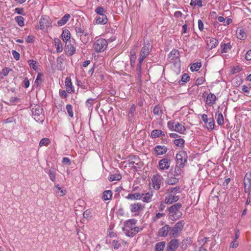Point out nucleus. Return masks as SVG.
<instances>
[{"instance_id":"obj_1","label":"nucleus","mask_w":251,"mask_h":251,"mask_svg":"<svg viewBox=\"0 0 251 251\" xmlns=\"http://www.w3.org/2000/svg\"><path fill=\"white\" fill-rule=\"evenodd\" d=\"M181 207V203H176L167 208L168 211L171 214L169 217L170 220H176L182 216V212L179 211Z\"/></svg>"},{"instance_id":"obj_2","label":"nucleus","mask_w":251,"mask_h":251,"mask_svg":"<svg viewBox=\"0 0 251 251\" xmlns=\"http://www.w3.org/2000/svg\"><path fill=\"white\" fill-rule=\"evenodd\" d=\"M30 108L32 116L36 122L42 123L44 121V115L43 114V108L39 104H31Z\"/></svg>"},{"instance_id":"obj_3","label":"nucleus","mask_w":251,"mask_h":251,"mask_svg":"<svg viewBox=\"0 0 251 251\" xmlns=\"http://www.w3.org/2000/svg\"><path fill=\"white\" fill-rule=\"evenodd\" d=\"M179 52L177 50H173L168 55V60L170 62L174 63L175 66L178 68L180 67L179 59Z\"/></svg>"},{"instance_id":"obj_4","label":"nucleus","mask_w":251,"mask_h":251,"mask_svg":"<svg viewBox=\"0 0 251 251\" xmlns=\"http://www.w3.org/2000/svg\"><path fill=\"white\" fill-rule=\"evenodd\" d=\"M184 225V221L180 220L176 223L172 228H170V235L171 236H177L180 232L182 230Z\"/></svg>"},{"instance_id":"obj_5","label":"nucleus","mask_w":251,"mask_h":251,"mask_svg":"<svg viewBox=\"0 0 251 251\" xmlns=\"http://www.w3.org/2000/svg\"><path fill=\"white\" fill-rule=\"evenodd\" d=\"M107 47V42L104 39L97 40L94 44V50L97 52H103Z\"/></svg>"},{"instance_id":"obj_6","label":"nucleus","mask_w":251,"mask_h":251,"mask_svg":"<svg viewBox=\"0 0 251 251\" xmlns=\"http://www.w3.org/2000/svg\"><path fill=\"white\" fill-rule=\"evenodd\" d=\"M176 164L180 167H184L187 161V154L185 151H180L176 155Z\"/></svg>"},{"instance_id":"obj_7","label":"nucleus","mask_w":251,"mask_h":251,"mask_svg":"<svg viewBox=\"0 0 251 251\" xmlns=\"http://www.w3.org/2000/svg\"><path fill=\"white\" fill-rule=\"evenodd\" d=\"M152 49V46L148 44L142 47L140 52V56L139 57L140 62H143L146 57L149 54Z\"/></svg>"},{"instance_id":"obj_8","label":"nucleus","mask_w":251,"mask_h":251,"mask_svg":"<svg viewBox=\"0 0 251 251\" xmlns=\"http://www.w3.org/2000/svg\"><path fill=\"white\" fill-rule=\"evenodd\" d=\"M51 21L49 17L47 16H42L39 20V25L37 28L40 29H44L47 28L51 25Z\"/></svg>"},{"instance_id":"obj_9","label":"nucleus","mask_w":251,"mask_h":251,"mask_svg":"<svg viewBox=\"0 0 251 251\" xmlns=\"http://www.w3.org/2000/svg\"><path fill=\"white\" fill-rule=\"evenodd\" d=\"M171 159L169 158H164L159 160L158 162V169L160 171L168 170L171 165Z\"/></svg>"},{"instance_id":"obj_10","label":"nucleus","mask_w":251,"mask_h":251,"mask_svg":"<svg viewBox=\"0 0 251 251\" xmlns=\"http://www.w3.org/2000/svg\"><path fill=\"white\" fill-rule=\"evenodd\" d=\"M163 177L159 175H154L152 179V186L154 189L157 190L160 188L162 182Z\"/></svg>"},{"instance_id":"obj_11","label":"nucleus","mask_w":251,"mask_h":251,"mask_svg":"<svg viewBox=\"0 0 251 251\" xmlns=\"http://www.w3.org/2000/svg\"><path fill=\"white\" fill-rule=\"evenodd\" d=\"M79 38L83 43V45H86L90 39V35L89 32L85 30H81L79 29Z\"/></svg>"},{"instance_id":"obj_12","label":"nucleus","mask_w":251,"mask_h":251,"mask_svg":"<svg viewBox=\"0 0 251 251\" xmlns=\"http://www.w3.org/2000/svg\"><path fill=\"white\" fill-rule=\"evenodd\" d=\"M179 245V241L177 239L171 240L168 243L167 250L168 251H174L176 250Z\"/></svg>"},{"instance_id":"obj_13","label":"nucleus","mask_w":251,"mask_h":251,"mask_svg":"<svg viewBox=\"0 0 251 251\" xmlns=\"http://www.w3.org/2000/svg\"><path fill=\"white\" fill-rule=\"evenodd\" d=\"M130 210L132 213H137L143 210L144 206L140 203H134L130 205Z\"/></svg>"},{"instance_id":"obj_14","label":"nucleus","mask_w":251,"mask_h":251,"mask_svg":"<svg viewBox=\"0 0 251 251\" xmlns=\"http://www.w3.org/2000/svg\"><path fill=\"white\" fill-rule=\"evenodd\" d=\"M169 232H170V227L166 225L159 229L157 235L159 237H166Z\"/></svg>"},{"instance_id":"obj_15","label":"nucleus","mask_w":251,"mask_h":251,"mask_svg":"<svg viewBox=\"0 0 251 251\" xmlns=\"http://www.w3.org/2000/svg\"><path fill=\"white\" fill-rule=\"evenodd\" d=\"M141 229H140L139 227H133L132 228L126 229L123 231L127 236L132 237L138 233Z\"/></svg>"},{"instance_id":"obj_16","label":"nucleus","mask_w":251,"mask_h":251,"mask_svg":"<svg viewBox=\"0 0 251 251\" xmlns=\"http://www.w3.org/2000/svg\"><path fill=\"white\" fill-rule=\"evenodd\" d=\"M136 222L137 220L134 219L126 221L125 223L124 227L123 228V230L132 228L133 227H137V226H135Z\"/></svg>"},{"instance_id":"obj_17","label":"nucleus","mask_w":251,"mask_h":251,"mask_svg":"<svg viewBox=\"0 0 251 251\" xmlns=\"http://www.w3.org/2000/svg\"><path fill=\"white\" fill-rule=\"evenodd\" d=\"M154 150L157 155H162L167 152L168 149L164 146L157 145L154 147Z\"/></svg>"},{"instance_id":"obj_18","label":"nucleus","mask_w":251,"mask_h":251,"mask_svg":"<svg viewBox=\"0 0 251 251\" xmlns=\"http://www.w3.org/2000/svg\"><path fill=\"white\" fill-rule=\"evenodd\" d=\"M65 88L67 93H71L74 92V88L72 85L71 78L69 77H66L65 81Z\"/></svg>"},{"instance_id":"obj_19","label":"nucleus","mask_w":251,"mask_h":251,"mask_svg":"<svg viewBox=\"0 0 251 251\" xmlns=\"http://www.w3.org/2000/svg\"><path fill=\"white\" fill-rule=\"evenodd\" d=\"M65 51L69 55H72L75 52V49L73 45L71 44V41H69L68 43H66Z\"/></svg>"},{"instance_id":"obj_20","label":"nucleus","mask_w":251,"mask_h":251,"mask_svg":"<svg viewBox=\"0 0 251 251\" xmlns=\"http://www.w3.org/2000/svg\"><path fill=\"white\" fill-rule=\"evenodd\" d=\"M179 200L178 196H176L169 194L168 196L165 197L164 200V202L166 204H171L173 202H176Z\"/></svg>"},{"instance_id":"obj_21","label":"nucleus","mask_w":251,"mask_h":251,"mask_svg":"<svg viewBox=\"0 0 251 251\" xmlns=\"http://www.w3.org/2000/svg\"><path fill=\"white\" fill-rule=\"evenodd\" d=\"M141 199L145 202H150L153 196L152 192H149L146 193L140 194Z\"/></svg>"},{"instance_id":"obj_22","label":"nucleus","mask_w":251,"mask_h":251,"mask_svg":"<svg viewBox=\"0 0 251 251\" xmlns=\"http://www.w3.org/2000/svg\"><path fill=\"white\" fill-rule=\"evenodd\" d=\"M218 43V40L214 38H208L207 40V45L210 50L215 48Z\"/></svg>"},{"instance_id":"obj_23","label":"nucleus","mask_w":251,"mask_h":251,"mask_svg":"<svg viewBox=\"0 0 251 251\" xmlns=\"http://www.w3.org/2000/svg\"><path fill=\"white\" fill-rule=\"evenodd\" d=\"M71 34L70 31L67 29H64L61 34L62 39L65 43H68L71 41Z\"/></svg>"},{"instance_id":"obj_24","label":"nucleus","mask_w":251,"mask_h":251,"mask_svg":"<svg viewBox=\"0 0 251 251\" xmlns=\"http://www.w3.org/2000/svg\"><path fill=\"white\" fill-rule=\"evenodd\" d=\"M133 49L130 52V65L131 67H133L135 64L136 60V50L137 48V46L135 45L133 46Z\"/></svg>"},{"instance_id":"obj_25","label":"nucleus","mask_w":251,"mask_h":251,"mask_svg":"<svg viewBox=\"0 0 251 251\" xmlns=\"http://www.w3.org/2000/svg\"><path fill=\"white\" fill-rule=\"evenodd\" d=\"M151 137L153 139L156 138L159 136L164 137L165 134L164 131L159 129H154L151 132Z\"/></svg>"},{"instance_id":"obj_26","label":"nucleus","mask_w":251,"mask_h":251,"mask_svg":"<svg viewBox=\"0 0 251 251\" xmlns=\"http://www.w3.org/2000/svg\"><path fill=\"white\" fill-rule=\"evenodd\" d=\"M108 19L105 15H100L96 19L97 24L104 25L107 23Z\"/></svg>"},{"instance_id":"obj_27","label":"nucleus","mask_w":251,"mask_h":251,"mask_svg":"<svg viewBox=\"0 0 251 251\" xmlns=\"http://www.w3.org/2000/svg\"><path fill=\"white\" fill-rule=\"evenodd\" d=\"M215 119L217 121V124L219 126H222L224 124V117L221 112H219V111L216 112Z\"/></svg>"},{"instance_id":"obj_28","label":"nucleus","mask_w":251,"mask_h":251,"mask_svg":"<svg viewBox=\"0 0 251 251\" xmlns=\"http://www.w3.org/2000/svg\"><path fill=\"white\" fill-rule=\"evenodd\" d=\"M54 46L56 48V51L57 52H61L63 50V46L60 39L55 38L54 40Z\"/></svg>"},{"instance_id":"obj_29","label":"nucleus","mask_w":251,"mask_h":251,"mask_svg":"<svg viewBox=\"0 0 251 251\" xmlns=\"http://www.w3.org/2000/svg\"><path fill=\"white\" fill-rule=\"evenodd\" d=\"M70 18V15L69 14H66L60 20L57 21V24L59 26L64 25Z\"/></svg>"},{"instance_id":"obj_30","label":"nucleus","mask_w":251,"mask_h":251,"mask_svg":"<svg viewBox=\"0 0 251 251\" xmlns=\"http://www.w3.org/2000/svg\"><path fill=\"white\" fill-rule=\"evenodd\" d=\"M113 193L111 190L104 191L102 193V199L104 201L109 200L112 198Z\"/></svg>"},{"instance_id":"obj_31","label":"nucleus","mask_w":251,"mask_h":251,"mask_svg":"<svg viewBox=\"0 0 251 251\" xmlns=\"http://www.w3.org/2000/svg\"><path fill=\"white\" fill-rule=\"evenodd\" d=\"M174 130L176 132L182 133L185 130V129L183 126H182L179 123L176 122L175 123V128L174 129Z\"/></svg>"},{"instance_id":"obj_32","label":"nucleus","mask_w":251,"mask_h":251,"mask_svg":"<svg viewBox=\"0 0 251 251\" xmlns=\"http://www.w3.org/2000/svg\"><path fill=\"white\" fill-rule=\"evenodd\" d=\"M216 100V96L212 93H210L207 97L206 102L208 104H213L215 103Z\"/></svg>"},{"instance_id":"obj_33","label":"nucleus","mask_w":251,"mask_h":251,"mask_svg":"<svg viewBox=\"0 0 251 251\" xmlns=\"http://www.w3.org/2000/svg\"><path fill=\"white\" fill-rule=\"evenodd\" d=\"M244 183L245 186H251V173H247L245 176Z\"/></svg>"},{"instance_id":"obj_34","label":"nucleus","mask_w":251,"mask_h":251,"mask_svg":"<svg viewBox=\"0 0 251 251\" xmlns=\"http://www.w3.org/2000/svg\"><path fill=\"white\" fill-rule=\"evenodd\" d=\"M221 52L222 53H226L231 49V45L229 43H224L223 45H221Z\"/></svg>"},{"instance_id":"obj_35","label":"nucleus","mask_w":251,"mask_h":251,"mask_svg":"<svg viewBox=\"0 0 251 251\" xmlns=\"http://www.w3.org/2000/svg\"><path fill=\"white\" fill-rule=\"evenodd\" d=\"M126 198L131 200H141L140 193H136L134 194H129L126 197Z\"/></svg>"},{"instance_id":"obj_36","label":"nucleus","mask_w":251,"mask_h":251,"mask_svg":"<svg viewBox=\"0 0 251 251\" xmlns=\"http://www.w3.org/2000/svg\"><path fill=\"white\" fill-rule=\"evenodd\" d=\"M153 113L154 115L158 116L159 117H161L162 115L163 114L162 110L161 108L158 105H156L154 107L153 109Z\"/></svg>"},{"instance_id":"obj_37","label":"nucleus","mask_w":251,"mask_h":251,"mask_svg":"<svg viewBox=\"0 0 251 251\" xmlns=\"http://www.w3.org/2000/svg\"><path fill=\"white\" fill-rule=\"evenodd\" d=\"M237 37L240 40H244L246 38V33L244 31V30L242 29H239L237 30Z\"/></svg>"},{"instance_id":"obj_38","label":"nucleus","mask_w":251,"mask_h":251,"mask_svg":"<svg viewBox=\"0 0 251 251\" xmlns=\"http://www.w3.org/2000/svg\"><path fill=\"white\" fill-rule=\"evenodd\" d=\"M122 178V176L120 174H111L108 176V180L110 181L120 180Z\"/></svg>"},{"instance_id":"obj_39","label":"nucleus","mask_w":251,"mask_h":251,"mask_svg":"<svg viewBox=\"0 0 251 251\" xmlns=\"http://www.w3.org/2000/svg\"><path fill=\"white\" fill-rule=\"evenodd\" d=\"M83 219L81 220V222L84 223H85V219L86 220H89L90 219L91 217V212L90 210H86L83 213Z\"/></svg>"},{"instance_id":"obj_40","label":"nucleus","mask_w":251,"mask_h":251,"mask_svg":"<svg viewBox=\"0 0 251 251\" xmlns=\"http://www.w3.org/2000/svg\"><path fill=\"white\" fill-rule=\"evenodd\" d=\"M15 20L17 23L18 25L21 27L24 26L25 25L24 18L21 16H16L15 18Z\"/></svg>"},{"instance_id":"obj_41","label":"nucleus","mask_w":251,"mask_h":251,"mask_svg":"<svg viewBox=\"0 0 251 251\" xmlns=\"http://www.w3.org/2000/svg\"><path fill=\"white\" fill-rule=\"evenodd\" d=\"M165 246V243L164 242H160L156 244L155 246V251H162Z\"/></svg>"},{"instance_id":"obj_42","label":"nucleus","mask_w":251,"mask_h":251,"mask_svg":"<svg viewBox=\"0 0 251 251\" xmlns=\"http://www.w3.org/2000/svg\"><path fill=\"white\" fill-rule=\"evenodd\" d=\"M50 141L49 138H44L40 140V141L39 142V146L40 147H42V146H46L47 147L48 145H49L50 144Z\"/></svg>"},{"instance_id":"obj_43","label":"nucleus","mask_w":251,"mask_h":251,"mask_svg":"<svg viewBox=\"0 0 251 251\" xmlns=\"http://www.w3.org/2000/svg\"><path fill=\"white\" fill-rule=\"evenodd\" d=\"M49 176L50 180L54 182L55 181V169L53 168H51L49 170Z\"/></svg>"},{"instance_id":"obj_44","label":"nucleus","mask_w":251,"mask_h":251,"mask_svg":"<svg viewBox=\"0 0 251 251\" xmlns=\"http://www.w3.org/2000/svg\"><path fill=\"white\" fill-rule=\"evenodd\" d=\"M55 191L56 194L60 197H61L65 194V193L63 190L59 187V185H57L55 187Z\"/></svg>"},{"instance_id":"obj_45","label":"nucleus","mask_w":251,"mask_h":251,"mask_svg":"<svg viewBox=\"0 0 251 251\" xmlns=\"http://www.w3.org/2000/svg\"><path fill=\"white\" fill-rule=\"evenodd\" d=\"M178 182V179L175 177H171L167 180V183L169 185H174Z\"/></svg>"},{"instance_id":"obj_46","label":"nucleus","mask_w":251,"mask_h":251,"mask_svg":"<svg viewBox=\"0 0 251 251\" xmlns=\"http://www.w3.org/2000/svg\"><path fill=\"white\" fill-rule=\"evenodd\" d=\"M174 142L176 146L182 147L184 146L185 141L183 139L179 138L177 139H175Z\"/></svg>"},{"instance_id":"obj_47","label":"nucleus","mask_w":251,"mask_h":251,"mask_svg":"<svg viewBox=\"0 0 251 251\" xmlns=\"http://www.w3.org/2000/svg\"><path fill=\"white\" fill-rule=\"evenodd\" d=\"M190 5L192 6L198 5L199 7H202V0H191Z\"/></svg>"},{"instance_id":"obj_48","label":"nucleus","mask_w":251,"mask_h":251,"mask_svg":"<svg viewBox=\"0 0 251 251\" xmlns=\"http://www.w3.org/2000/svg\"><path fill=\"white\" fill-rule=\"evenodd\" d=\"M201 67V63H199V62H197V63H193L191 67H190V69L192 71H198V70L199 69H200Z\"/></svg>"},{"instance_id":"obj_49","label":"nucleus","mask_w":251,"mask_h":251,"mask_svg":"<svg viewBox=\"0 0 251 251\" xmlns=\"http://www.w3.org/2000/svg\"><path fill=\"white\" fill-rule=\"evenodd\" d=\"M207 127L208 129L212 130L214 128V121L213 119L210 118L207 123Z\"/></svg>"},{"instance_id":"obj_50","label":"nucleus","mask_w":251,"mask_h":251,"mask_svg":"<svg viewBox=\"0 0 251 251\" xmlns=\"http://www.w3.org/2000/svg\"><path fill=\"white\" fill-rule=\"evenodd\" d=\"M242 68L239 66H234L231 69L230 73L231 74H235L240 72Z\"/></svg>"},{"instance_id":"obj_51","label":"nucleus","mask_w":251,"mask_h":251,"mask_svg":"<svg viewBox=\"0 0 251 251\" xmlns=\"http://www.w3.org/2000/svg\"><path fill=\"white\" fill-rule=\"evenodd\" d=\"M66 110L67 111V112H68L69 115L71 117H73L74 114H73V112L72 106L71 104H67L66 105Z\"/></svg>"},{"instance_id":"obj_52","label":"nucleus","mask_w":251,"mask_h":251,"mask_svg":"<svg viewBox=\"0 0 251 251\" xmlns=\"http://www.w3.org/2000/svg\"><path fill=\"white\" fill-rule=\"evenodd\" d=\"M142 63V62H140V59L139 58V63H138L136 67V71L137 72L138 75L140 77H141Z\"/></svg>"},{"instance_id":"obj_53","label":"nucleus","mask_w":251,"mask_h":251,"mask_svg":"<svg viewBox=\"0 0 251 251\" xmlns=\"http://www.w3.org/2000/svg\"><path fill=\"white\" fill-rule=\"evenodd\" d=\"M179 187H176L174 188H171L168 189L167 192H168V193H169V194H175L177 192H179Z\"/></svg>"},{"instance_id":"obj_54","label":"nucleus","mask_w":251,"mask_h":251,"mask_svg":"<svg viewBox=\"0 0 251 251\" xmlns=\"http://www.w3.org/2000/svg\"><path fill=\"white\" fill-rule=\"evenodd\" d=\"M183 167H180L179 165H177L176 164V166L175 169L174 176H179L181 174V168H183Z\"/></svg>"},{"instance_id":"obj_55","label":"nucleus","mask_w":251,"mask_h":251,"mask_svg":"<svg viewBox=\"0 0 251 251\" xmlns=\"http://www.w3.org/2000/svg\"><path fill=\"white\" fill-rule=\"evenodd\" d=\"M9 101L12 104H15L20 102V99L17 97H12L10 98Z\"/></svg>"},{"instance_id":"obj_56","label":"nucleus","mask_w":251,"mask_h":251,"mask_svg":"<svg viewBox=\"0 0 251 251\" xmlns=\"http://www.w3.org/2000/svg\"><path fill=\"white\" fill-rule=\"evenodd\" d=\"M95 12L99 14L100 15H104V10L103 9V7H98L96 10H95Z\"/></svg>"},{"instance_id":"obj_57","label":"nucleus","mask_w":251,"mask_h":251,"mask_svg":"<svg viewBox=\"0 0 251 251\" xmlns=\"http://www.w3.org/2000/svg\"><path fill=\"white\" fill-rule=\"evenodd\" d=\"M34 36L33 35H29L25 38V41L27 43H32L34 42Z\"/></svg>"},{"instance_id":"obj_58","label":"nucleus","mask_w":251,"mask_h":251,"mask_svg":"<svg viewBox=\"0 0 251 251\" xmlns=\"http://www.w3.org/2000/svg\"><path fill=\"white\" fill-rule=\"evenodd\" d=\"M15 13L19 14V15H25V13L24 12V10L23 8H16L14 9Z\"/></svg>"},{"instance_id":"obj_59","label":"nucleus","mask_w":251,"mask_h":251,"mask_svg":"<svg viewBox=\"0 0 251 251\" xmlns=\"http://www.w3.org/2000/svg\"><path fill=\"white\" fill-rule=\"evenodd\" d=\"M12 54L14 58V59L16 60H19L20 59V55L19 52H18L17 51L13 50L12 51Z\"/></svg>"},{"instance_id":"obj_60","label":"nucleus","mask_w":251,"mask_h":251,"mask_svg":"<svg viewBox=\"0 0 251 251\" xmlns=\"http://www.w3.org/2000/svg\"><path fill=\"white\" fill-rule=\"evenodd\" d=\"M29 65L30 68H32L33 70H36V64L37 62L34 60H30L29 61Z\"/></svg>"},{"instance_id":"obj_61","label":"nucleus","mask_w":251,"mask_h":251,"mask_svg":"<svg viewBox=\"0 0 251 251\" xmlns=\"http://www.w3.org/2000/svg\"><path fill=\"white\" fill-rule=\"evenodd\" d=\"M42 75L41 74H38L37 77L35 81V84L37 85V86H39V81L42 82V79L41 78Z\"/></svg>"},{"instance_id":"obj_62","label":"nucleus","mask_w":251,"mask_h":251,"mask_svg":"<svg viewBox=\"0 0 251 251\" xmlns=\"http://www.w3.org/2000/svg\"><path fill=\"white\" fill-rule=\"evenodd\" d=\"M189 76L187 74H184L181 77V81L183 82H186L189 80Z\"/></svg>"},{"instance_id":"obj_63","label":"nucleus","mask_w":251,"mask_h":251,"mask_svg":"<svg viewBox=\"0 0 251 251\" xmlns=\"http://www.w3.org/2000/svg\"><path fill=\"white\" fill-rule=\"evenodd\" d=\"M10 71V69L8 68H4L2 70L1 72V74L3 75L4 76H6L8 75L9 72Z\"/></svg>"},{"instance_id":"obj_64","label":"nucleus","mask_w":251,"mask_h":251,"mask_svg":"<svg viewBox=\"0 0 251 251\" xmlns=\"http://www.w3.org/2000/svg\"><path fill=\"white\" fill-rule=\"evenodd\" d=\"M245 58L247 60H251V50L247 52L245 55Z\"/></svg>"}]
</instances>
